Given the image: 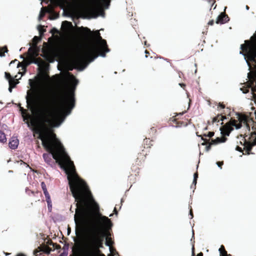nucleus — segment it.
<instances>
[{
    "label": "nucleus",
    "mask_w": 256,
    "mask_h": 256,
    "mask_svg": "<svg viewBox=\"0 0 256 256\" xmlns=\"http://www.w3.org/2000/svg\"><path fill=\"white\" fill-rule=\"evenodd\" d=\"M62 78L58 80L57 86L66 85L67 82H70L72 86L70 90L69 94H66L62 99L60 108L58 106V96L56 93L50 90L49 92L44 93L40 98V102L42 113V124L38 133L42 141V145L50 154H44L43 158L46 162L50 164L51 156L58 163L67 175L70 188L74 192V188L71 182L78 175L76 173L74 163L70 160L60 142L56 138V135L50 134V136L54 140L52 142L48 140L46 127L44 124H48L52 128H58L64 122L66 118L70 114L74 106V90L78 81L68 72L62 74Z\"/></svg>",
    "instance_id": "obj_1"
},
{
    "label": "nucleus",
    "mask_w": 256,
    "mask_h": 256,
    "mask_svg": "<svg viewBox=\"0 0 256 256\" xmlns=\"http://www.w3.org/2000/svg\"><path fill=\"white\" fill-rule=\"evenodd\" d=\"M71 184L74 188V192L70 190L75 200L77 202L76 204V208L74 217V222L77 225L78 220H76V216L78 215L82 218H83L84 213V206L90 207L94 212L99 211V206L93 198L85 182L78 176L74 178L71 182Z\"/></svg>",
    "instance_id": "obj_2"
},
{
    "label": "nucleus",
    "mask_w": 256,
    "mask_h": 256,
    "mask_svg": "<svg viewBox=\"0 0 256 256\" xmlns=\"http://www.w3.org/2000/svg\"><path fill=\"white\" fill-rule=\"evenodd\" d=\"M82 34L84 40L88 41L91 36L95 38L96 42L92 45V50L96 52L100 53L92 58H90L88 61L82 62V65L76 68V69L79 71H83L90 63L92 62L98 56L104 58L106 56V53L110 51L107 47L106 41L102 39L98 31H96V34H93L89 28H82Z\"/></svg>",
    "instance_id": "obj_3"
},
{
    "label": "nucleus",
    "mask_w": 256,
    "mask_h": 256,
    "mask_svg": "<svg viewBox=\"0 0 256 256\" xmlns=\"http://www.w3.org/2000/svg\"><path fill=\"white\" fill-rule=\"evenodd\" d=\"M110 2V0H92L90 6L81 5L78 12L84 18H95L99 16L104 18L103 9H108Z\"/></svg>",
    "instance_id": "obj_4"
},
{
    "label": "nucleus",
    "mask_w": 256,
    "mask_h": 256,
    "mask_svg": "<svg viewBox=\"0 0 256 256\" xmlns=\"http://www.w3.org/2000/svg\"><path fill=\"white\" fill-rule=\"evenodd\" d=\"M89 230L92 234L88 237V241L85 243L84 248L86 250H96L102 248V238L98 236L99 226L96 220H92L88 222Z\"/></svg>",
    "instance_id": "obj_5"
},
{
    "label": "nucleus",
    "mask_w": 256,
    "mask_h": 256,
    "mask_svg": "<svg viewBox=\"0 0 256 256\" xmlns=\"http://www.w3.org/2000/svg\"><path fill=\"white\" fill-rule=\"evenodd\" d=\"M69 0H50V1L54 4L60 6L62 10H63L62 15L64 16L70 17L72 18H73L72 14L70 12H66L64 7V6L68 8L72 6V4Z\"/></svg>",
    "instance_id": "obj_6"
},
{
    "label": "nucleus",
    "mask_w": 256,
    "mask_h": 256,
    "mask_svg": "<svg viewBox=\"0 0 256 256\" xmlns=\"http://www.w3.org/2000/svg\"><path fill=\"white\" fill-rule=\"evenodd\" d=\"M41 186L46 198V200L48 204V210L50 212H51L52 208V204L50 200V196L47 190L46 185L44 182H41Z\"/></svg>",
    "instance_id": "obj_7"
},
{
    "label": "nucleus",
    "mask_w": 256,
    "mask_h": 256,
    "mask_svg": "<svg viewBox=\"0 0 256 256\" xmlns=\"http://www.w3.org/2000/svg\"><path fill=\"white\" fill-rule=\"evenodd\" d=\"M102 225L106 228H110L112 226L110 220L105 216H102L100 218Z\"/></svg>",
    "instance_id": "obj_8"
},
{
    "label": "nucleus",
    "mask_w": 256,
    "mask_h": 256,
    "mask_svg": "<svg viewBox=\"0 0 256 256\" xmlns=\"http://www.w3.org/2000/svg\"><path fill=\"white\" fill-rule=\"evenodd\" d=\"M229 20V18L228 16L222 12L216 18V23L224 24Z\"/></svg>",
    "instance_id": "obj_9"
},
{
    "label": "nucleus",
    "mask_w": 256,
    "mask_h": 256,
    "mask_svg": "<svg viewBox=\"0 0 256 256\" xmlns=\"http://www.w3.org/2000/svg\"><path fill=\"white\" fill-rule=\"evenodd\" d=\"M19 140L16 136H12L9 140L8 145L10 148L16 149L18 145Z\"/></svg>",
    "instance_id": "obj_10"
},
{
    "label": "nucleus",
    "mask_w": 256,
    "mask_h": 256,
    "mask_svg": "<svg viewBox=\"0 0 256 256\" xmlns=\"http://www.w3.org/2000/svg\"><path fill=\"white\" fill-rule=\"evenodd\" d=\"M45 8H41V10L40 12V14H39V16H38V21H40L42 19V18L44 16V12H43V10ZM46 8V12H48V13H51L52 12V8Z\"/></svg>",
    "instance_id": "obj_11"
},
{
    "label": "nucleus",
    "mask_w": 256,
    "mask_h": 256,
    "mask_svg": "<svg viewBox=\"0 0 256 256\" xmlns=\"http://www.w3.org/2000/svg\"><path fill=\"white\" fill-rule=\"evenodd\" d=\"M26 100L28 108L32 110L33 109L32 104H33L34 102H33V100L29 97L28 94H27V95L26 96Z\"/></svg>",
    "instance_id": "obj_12"
},
{
    "label": "nucleus",
    "mask_w": 256,
    "mask_h": 256,
    "mask_svg": "<svg viewBox=\"0 0 256 256\" xmlns=\"http://www.w3.org/2000/svg\"><path fill=\"white\" fill-rule=\"evenodd\" d=\"M41 40V38L38 36H34L32 38L33 44L32 47L35 50L36 48L37 44Z\"/></svg>",
    "instance_id": "obj_13"
},
{
    "label": "nucleus",
    "mask_w": 256,
    "mask_h": 256,
    "mask_svg": "<svg viewBox=\"0 0 256 256\" xmlns=\"http://www.w3.org/2000/svg\"><path fill=\"white\" fill-rule=\"evenodd\" d=\"M232 120L228 122L224 126V130L230 131V132L232 130H233V128H232V125H231Z\"/></svg>",
    "instance_id": "obj_14"
},
{
    "label": "nucleus",
    "mask_w": 256,
    "mask_h": 256,
    "mask_svg": "<svg viewBox=\"0 0 256 256\" xmlns=\"http://www.w3.org/2000/svg\"><path fill=\"white\" fill-rule=\"evenodd\" d=\"M6 141V135L4 132L0 130V142L2 143H4Z\"/></svg>",
    "instance_id": "obj_15"
},
{
    "label": "nucleus",
    "mask_w": 256,
    "mask_h": 256,
    "mask_svg": "<svg viewBox=\"0 0 256 256\" xmlns=\"http://www.w3.org/2000/svg\"><path fill=\"white\" fill-rule=\"evenodd\" d=\"M236 121L235 120H232L230 124L232 125V126H234L236 130L240 129L242 127V124H236Z\"/></svg>",
    "instance_id": "obj_16"
},
{
    "label": "nucleus",
    "mask_w": 256,
    "mask_h": 256,
    "mask_svg": "<svg viewBox=\"0 0 256 256\" xmlns=\"http://www.w3.org/2000/svg\"><path fill=\"white\" fill-rule=\"evenodd\" d=\"M218 251L220 253V256H226V252L224 250V246H222L219 249Z\"/></svg>",
    "instance_id": "obj_17"
},
{
    "label": "nucleus",
    "mask_w": 256,
    "mask_h": 256,
    "mask_svg": "<svg viewBox=\"0 0 256 256\" xmlns=\"http://www.w3.org/2000/svg\"><path fill=\"white\" fill-rule=\"evenodd\" d=\"M12 82H14V80H10L9 82V88H8V91L11 92H12V88H14L16 86V84H14V86H12Z\"/></svg>",
    "instance_id": "obj_18"
},
{
    "label": "nucleus",
    "mask_w": 256,
    "mask_h": 256,
    "mask_svg": "<svg viewBox=\"0 0 256 256\" xmlns=\"http://www.w3.org/2000/svg\"><path fill=\"white\" fill-rule=\"evenodd\" d=\"M251 90H252V92H251V95H252V98H250L251 100H256V90L252 88H251Z\"/></svg>",
    "instance_id": "obj_19"
},
{
    "label": "nucleus",
    "mask_w": 256,
    "mask_h": 256,
    "mask_svg": "<svg viewBox=\"0 0 256 256\" xmlns=\"http://www.w3.org/2000/svg\"><path fill=\"white\" fill-rule=\"evenodd\" d=\"M4 76L5 78L8 80V82L10 80H14V78L11 76L10 74L6 72H4Z\"/></svg>",
    "instance_id": "obj_20"
},
{
    "label": "nucleus",
    "mask_w": 256,
    "mask_h": 256,
    "mask_svg": "<svg viewBox=\"0 0 256 256\" xmlns=\"http://www.w3.org/2000/svg\"><path fill=\"white\" fill-rule=\"evenodd\" d=\"M220 134L222 136H229V135L230 133V131H228V130H224V132L223 131V130L221 128L220 129Z\"/></svg>",
    "instance_id": "obj_21"
},
{
    "label": "nucleus",
    "mask_w": 256,
    "mask_h": 256,
    "mask_svg": "<svg viewBox=\"0 0 256 256\" xmlns=\"http://www.w3.org/2000/svg\"><path fill=\"white\" fill-rule=\"evenodd\" d=\"M215 140H216V143L218 144L220 143V142H224L226 141V138H217Z\"/></svg>",
    "instance_id": "obj_22"
},
{
    "label": "nucleus",
    "mask_w": 256,
    "mask_h": 256,
    "mask_svg": "<svg viewBox=\"0 0 256 256\" xmlns=\"http://www.w3.org/2000/svg\"><path fill=\"white\" fill-rule=\"evenodd\" d=\"M37 28L40 35L42 34L43 33L45 32V30L42 29V26L41 25L38 26Z\"/></svg>",
    "instance_id": "obj_23"
},
{
    "label": "nucleus",
    "mask_w": 256,
    "mask_h": 256,
    "mask_svg": "<svg viewBox=\"0 0 256 256\" xmlns=\"http://www.w3.org/2000/svg\"><path fill=\"white\" fill-rule=\"evenodd\" d=\"M69 244H64L63 247V252L68 254Z\"/></svg>",
    "instance_id": "obj_24"
},
{
    "label": "nucleus",
    "mask_w": 256,
    "mask_h": 256,
    "mask_svg": "<svg viewBox=\"0 0 256 256\" xmlns=\"http://www.w3.org/2000/svg\"><path fill=\"white\" fill-rule=\"evenodd\" d=\"M44 252H45L46 254H48L50 252L52 251V250L50 248L48 247V246H46L44 248Z\"/></svg>",
    "instance_id": "obj_25"
},
{
    "label": "nucleus",
    "mask_w": 256,
    "mask_h": 256,
    "mask_svg": "<svg viewBox=\"0 0 256 256\" xmlns=\"http://www.w3.org/2000/svg\"><path fill=\"white\" fill-rule=\"evenodd\" d=\"M20 111L21 112V113H22V116H23V118H24V120H26V118H24V113H25V110H24L22 108L20 107Z\"/></svg>",
    "instance_id": "obj_26"
},
{
    "label": "nucleus",
    "mask_w": 256,
    "mask_h": 256,
    "mask_svg": "<svg viewBox=\"0 0 256 256\" xmlns=\"http://www.w3.org/2000/svg\"><path fill=\"white\" fill-rule=\"evenodd\" d=\"M252 147V145L250 144H248L246 146V148L248 151H250Z\"/></svg>",
    "instance_id": "obj_27"
},
{
    "label": "nucleus",
    "mask_w": 256,
    "mask_h": 256,
    "mask_svg": "<svg viewBox=\"0 0 256 256\" xmlns=\"http://www.w3.org/2000/svg\"><path fill=\"white\" fill-rule=\"evenodd\" d=\"M236 115L237 116H238V120L240 121H242V120H244V118H242L240 114L238 113H236Z\"/></svg>",
    "instance_id": "obj_28"
},
{
    "label": "nucleus",
    "mask_w": 256,
    "mask_h": 256,
    "mask_svg": "<svg viewBox=\"0 0 256 256\" xmlns=\"http://www.w3.org/2000/svg\"><path fill=\"white\" fill-rule=\"evenodd\" d=\"M1 50H4V52H6V53H7L8 52V50L7 49V48L6 46H4L2 48H0V51H1Z\"/></svg>",
    "instance_id": "obj_29"
},
{
    "label": "nucleus",
    "mask_w": 256,
    "mask_h": 256,
    "mask_svg": "<svg viewBox=\"0 0 256 256\" xmlns=\"http://www.w3.org/2000/svg\"><path fill=\"white\" fill-rule=\"evenodd\" d=\"M105 244L106 246L109 247V250H110V252H112V250H111V248L110 246V244L108 243V241H106V242H105Z\"/></svg>",
    "instance_id": "obj_30"
},
{
    "label": "nucleus",
    "mask_w": 256,
    "mask_h": 256,
    "mask_svg": "<svg viewBox=\"0 0 256 256\" xmlns=\"http://www.w3.org/2000/svg\"><path fill=\"white\" fill-rule=\"evenodd\" d=\"M214 136V132H209L207 135V136L209 138H211Z\"/></svg>",
    "instance_id": "obj_31"
},
{
    "label": "nucleus",
    "mask_w": 256,
    "mask_h": 256,
    "mask_svg": "<svg viewBox=\"0 0 256 256\" xmlns=\"http://www.w3.org/2000/svg\"><path fill=\"white\" fill-rule=\"evenodd\" d=\"M223 164V163L222 162H216V164L218 166V168H220V169H222L221 166Z\"/></svg>",
    "instance_id": "obj_32"
},
{
    "label": "nucleus",
    "mask_w": 256,
    "mask_h": 256,
    "mask_svg": "<svg viewBox=\"0 0 256 256\" xmlns=\"http://www.w3.org/2000/svg\"><path fill=\"white\" fill-rule=\"evenodd\" d=\"M220 122V120H218V118H216V117L214 118L213 119H212V122L213 123L217 122Z\"/></svg>",
    "instance_id": "obj_33"
},
{
    "label": "nucleus",
    "mask_w": 256,
    "mask_h": 256,
    "mask_svg": "<svg viewBox=\"0 0 256 256\" xmlns=\"http://www.w3.org/2000/svg\"><path fill=\"white\" fill-rule=\"evenodd\" d=\"M210 147H211V144H208V146H207L206 147V152H208V151L210 150Z\"/></svg>",
    "instance_id": "obj_34"
},
{
    "label": "nucleus",
    "mask_w": 256,
    "mask_h": 256,
    "mask_svg": "<svg viewBox=\"0 0 256 256\" xmlns=\"http://www.w3.org/2000/svg\"><path fill=\"white\" fill-rule=\"evenodd\" d=\"M210 144H211V146H212V144H216L217 143H216V140H212L211 142L210 143Z\"/></svg>",
    "instance_id": "obj_35"
},
{
    "label": "nucleus",
    "mask_w": 256,
    "mask_h": 256,
    "mask_svg": "<svg viewBox=\"0 0 256 256\" xmlns=\"http://www.w3.org/2000/svg\"><path fill=\"white\" fill-rule=\"evenodd\" d=\"M64 22L66 24L70 27H72V25L70 22H68L67 21H65Z\"/></svg>",
    "instance_id": "obj_36"
},
{
    "label": "nucleus",
    "mask_w": 256,
    "mask_h": 256,
    "mask_svg": "<svg viewBox=\"0 0 256 256\" xmlns=\"http://www.w3.org/2000/svg\"><path fill=\"white\" fill-rule=\"evenodd\" d=\"M68 254L62 252L58 256H68Z\"/></svg>",
    "instance_id": "obj_37"
},
{
    "label": "nucleus",
    "mask_w": 256,
    "mask_h": 256,
    "mask_svg": "<svg viewBox=\"0 0 256 256\" xmlns=\"http://www.w3.org/2000/svg\"><path fill=\"white\" fill-rule=\"evenodd\" d=\"M86 254H87L86 256H94V254L92 252H90V251H89L88 252L86 253Z\"/></svg>",
    "instance_id": "obj_38"
},
{
    "label": "nucleus",
    "mask_w": 256,
    "mask_h": 256,
    "mask_svg": "<svg viewBox=\"0 0 256 256\" xmlns=\"http://www.w3.org/2000/svg\"><path fill=\"white\" fill-rule=\"evenodd\" d=\"M198 178V175L196 173L194 174V180H196Z\"/></svg>",
    "instance_id": "obj_39"
},
{
    "label": "nucleus",
    "mask_w": 256,
    "mask_h": 256,
    "mask_svg": "<svg viewBox=\"0 0 256 256\" xmlns=\"http://www.w3.org/2000/svg\"><path fill=\"white\" fill-rule=\"evenodd\" d=\"M213 24H214V20H211L209 21L208 22V25L212 26Z\"/></svg>",
    "instance_id": "obj_40"
},
{
    "label": "nucleus",
    "mask_w": 256,
    "mask_h": 256,
    "mask_svg": "<svg viewBox=\"0 0 256 256\" xmlns=\"http://www.w3.org/2000/svg\"><path fill=\"white\" fill-rule=\"evenodd\" d=\"M240 90H241L243 94H246L248 92V90H242V88H240Z\"/></svg>",
    "instance_id": "obj_41"
},
{
    "label": "nucleus",
    "mask_w": 256,
    "mask_h": 256,
    "mask_svg": "<svg viewBox=\"0 0 256 256\" xmlns=\"http://www.w3.org/2000/svg\"><path fill=\"white\" fill-rule=\"evenodd\" d=\"M58 15L57 14L55 17L54 18H50V20H54V19H56L58 18Z\"/></svg>",
    "instance_id": "obj_42"
},
{
    "label": "nucleus",
    "mask_w": 256,
    "mask_h": 256,
    "mask_svg": "<svg viewBox=\"0 0 256 256\" xmlns=\"http://www.w3.org/2000/svg\"><path fill=\"white\" fill-rule=\"evenodd\" d=\"M219 106L220 107L222 108H224V106L222 104H219Z\"/></svg>",
    "instance_id": "obj_43"
},
{
    "label": "nucleus",
    "mask_w": 256,
    "mask_h": 256,
    "mask_svg": "<svg viewBox=\"0 0 256 256\" xmlns=\"http://www.w3.org/2000/svg\"><path fill=\"white\" fill-rule=\"evenodd\" d=\"M226 119V118L224 116H222L221 119L220 120L221 122H222L224 120Z\"/></svg>",
    "instance_id": "obj_44"
},
{
    "label": "nucleus",
    "mask_w": 256,
    "mask_h": 256,
    "mask_svg": "<svg viewBox=\"0 0 256 256\" xmlns=\"http://www.w3.org/2000/svg\"><path fill=\"white\" fill-rule=\"evenodd\" d=\"M5 56V54L4 53H0V57L2 58V57H4Z\"/></svg>",
    "instance_id": "obj_45"
},
{
    "label": "nucleus",
    "mask_w": 256,
    "mask_h": 256,
    "mask_svg": "<svg viewBox=\"0 0 256 256\" xmlns=\"http://www.w3.org/2000/svg\"><path fill=\"white\" fill-rule=\"evenodd\" d=\"M192 184L196 186V180H193Z\"/></svg>",
    "instance_id": "obj_46"
},
{
    "label": "nucleus",
    "mask_w": 256,
    "mask_h": 256,
    "mask_svg": "<svg viewBox=\"0 0 256 256\" xmlns=\"http://www.w3.org/2000/svg\"><path fill=\"white\" fill-rule=\"evenodd\" d=\"M70 228H68V232H67L68 235H69L70 234Z\"/></svg>",
    "instance_id": "obj_47"
},
{
    "label": "nucleus",
    "mask_w": 256,
    "mask_h": 256,
    "mask_svg": "<svg viewBox=\"0 0 256 256\" xmlns=\"http://www.w3.org/2000/svg\"><path fill=\"white\" fill-rule=\"evenodd\" d=\"M236 150L240 152H242V150L241 149V148H239V147H236Z\"/></svg>",
    "instance_id": "obj_48"
},
{
    "label": "nucleus",
    "mask_w": 256,
    "mask_h": 256,
    "mask_svg": "<svg viewBox=\"0 0 256 256\" xmlns=\"http://www.w3.org/2000/svg\"><path fill=\"white\" fill-rule=\"evenodd\" d=\"M190 218H193V215H192V211H190Z\"/></svg>",
    "instance_id": "obj_49"
},
{
    "label": "nucleus",
    "mask_w": 256,
    "mask_h": 256,
    "mask_svg": "<svg viewBox=\"0 0 256 256\" xmlns=\"http://www.w3.org/2000/svg\"><path fill=\"white\" fill-rule=\"evenodd\" d=\"M194 246H192V256H194Z\"/></svg>",
    "instance_id": "obj_50"
},
{
    "label": "nucleus",
    "mask_w": 256,
    "mask_h": 256,
    "mask_svg": "<svg viewBox=\"0 0 256 256\" xmlns=\"http://www.w3.org/2000/svg\"><path fill=\"white\" fill-rule=\"evenodd\" d=\"M32 48H34L33 47L30 46L28 50L29 52L31 51L32 50Z\"/></svg>",
    "instance_id": "obj_51"
},
{
    "label": "nucleus",
    "mask_w": 256,
    "mask_h": 256,
    "mask_svg": "<svg viewBox=\"0 0 256 256\" xmlns=\"http://www.w3.org/2000/svg\"><path fill=\"white\" fill-rule=\"evenodd\" d=\"M32 62L34 63V64H37V65L39 64L38 62H36V61H34Z\"/></svg>",
    "instance_id": "obj_52"
},
{
    "label": "nucleus",
    "mask_w": 256,
    "mask_h": 256,
    "mask_svg": "<svg viewBox=\"0 0 256 256\" xmlns=\"http://www.w3.org/2000/svg\"><path fill=\"white\" fill-rule=\"evenodd\" d=\"M114 212L115 214H118V212L116 211V208H114Z\"/></svg>",
    "instance_id": "obj_53"
},
{
    "label": "nucleus",
    "mask_w": 256,
    "mask_h": 256,
    "mask_svg": "<svg viewBox=\"0 0 256 256\" xmlns=\"http://www.w3.org/2000/svg\"><path fill=\"white\" fill-rule=\"evenodd\" d=\"M197 256H202V252L199 253Z\"/></svg>",
    "instance_id": "obj_54"
},
{
    "label": "nucleus",
    "mask_w": 256,
    "mask_h": 256,
    "mask_svg": "<svg viewBox=\"0 0 256 256\" xmlns=\"http://www.w3.org/2000/svg\"><path fill=\"white\" fill-rule=\"evenodd\" d=\"M102 237H104L106 236V234L104 232L102 234Z\"/></svg>",
    "instance_id": "obj_55"
},
{
    "label": "nucleus",
    "mask_w": 256,
    "mask_h": 256,
    "mask_svg": "<svg viewBox=\"0 0 256 256\" xmlns=\"http://www.w3.org/2000/svg\"><path fill=\"white\" fill-rule=\"evenodd\" d=\"M246 10H249V7L248 6H246Z\"/></svg>",
    "instance_id": "obj_56"
},
{
    "label": "nucleus",
    "mask_w": 256,
    "mask_h": 256,
    "mask_svg": "<svg viewBox=\"0 0 256 256\" xmlns=\"http://www.w3.org/2000/svg\"><path fill=\"white\" fill-rule=\"evenodd\" d=\"M16 256H25L22 254H18Z\"/></svg>",
    "instance_id": "obj_57"
},
{
    "label": "nucleus",
    "mask_w": 256,
    "mask_h": 256,
    "mask_svg": "<svg viewBox=\"0 0 256 256\" xmlns=\"http://www.w3.org/2000/svg\"><path fill=\"white\" fill-rule=\"evenodd\" d=\"M20 58H21V59H24V57L22 56V55L20 56Z\"/></svg>",
    "instance_id": "obj_58"
},
{
    "label": "nucleus",
    "mask_w": 256,
    "mask_h": 256,
    "mask_svg": "<svg viewBox=\"0 0 256 256\" xmlns=\"http://www.w3.org/2000/svg\"><path fill=\"white\" fill-rule=\"evenodd\" d=\"M4 254H5L6 256H8V255H10V254H9V253H6V252H4Z\"/></svg>",
    "instance_id": "obj_59"
},
{
    "label": "nucleus",
    "mask_w": 256,
    "mask_h": 256,
    "mask_svg": "<svg viewBox=\"0 0 256 256\" xmlns=\"http://www.w3.org/2000/svg\"><path fill=\"white\" fill-rule=\"evenodd\" d=\"M50 62L52 63L54 62V60H48Z\"/></svg>",
    "instance_id": "obj_60"
},
{
    "label": "nucleus",
    "mask_w": 256,
    "mask_h": 256,
    "mask_svg": "<svg viewBox=\"0 0 256 256\" xmlns=\"http://www.w3.org/2000/svg\"><path fill=\"white\" fill-rule=\"evenodd\" d=\"M192 238H194V231L193 230H192Z\"/></svg>",
    "instance_id": "obj_61"
},
{
    "label": "nucleus",
    "mask_w": 256,
    "mask_h": 256,
    "mask_svg": "<svg viewBox=\"0 0 256 256\" xmlns=\"http://www.w3.org/2000/svg\"><path fill=\"white\" fill-rule=\"evenodd\" d=\"M20 65V62H18V64L17 67H19Z\"/></svg>",
    "instance_id": "obj_62"
},
{
    "label": "nucleus",
    "mask_w": 256,
    "mask_h": 256,
    "mask_svg": "<svg viewBox=\"0 0 256 256\" xmlns=\"http://www.w3.org/2000/svg\"><path fill=\"white\" fill-rule=\"evenodd\" d=\"M88 49H89L88 50L90 51V52L92 50L90 48H88Z\"/></svg>",
    "instance_id": "obj_63"
},
{
    "label": "nucleus",
    "mask_w": 256,
    "mask_h": 256,
    "mask_svg": "<svg viewBox=\"0 0 256 256\" xmlns=\"http://www.w3.org/2000/svg\"><path fill=\"white\" fill-rule=\"evenodd\" d=\"M113 216V214H110V215H109V216H110V217H111V216Z\"/></svg>",
    "instance_id": "obj_64"
}]
</instances>
